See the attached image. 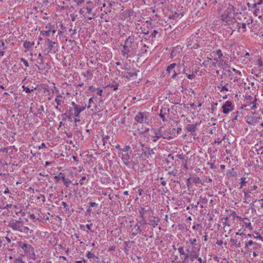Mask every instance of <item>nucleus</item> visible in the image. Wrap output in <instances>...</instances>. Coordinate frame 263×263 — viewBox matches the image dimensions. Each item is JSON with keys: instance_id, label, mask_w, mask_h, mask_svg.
I'll return each instance as SVG.
<instances>
[{"instance_id": "obj_46", "label": "nucleus", "mask_w": 263, "mask_h": 263, "mask_svg": "<svg viewBox=\"0 0 263 263\" xmlns=\"http://www.w3.org/2000/svg\"><path fill=\"white\" fill-rule=\"evenodd\" d=\"M216 53L218 56V59H220L223 55L221 50L220 49H218L216 50Z\"/></svg>"}, {"instance_id": "obj_22", "label": "nucleus", "mask_w": 263, "mask_h": 263, "mask_svg": "<svg viewBox=\"0 0 263 263\" xmlns=\"http://www.w3.org/2000/svg\"><path fill=\"white\" fill-rule=\"evenodd\" d=\"M64 174L62 173V172H60L58 175L55 176L54 177V179L55 180L56 183H58L60 179H62V181L63 180V178L65 177Z\"/></svg>"}, {"instance_id": "obj_47", "label": "nucleus", "mask_w": 263, "mask_h": 263, "mask_svg": "<svg viewBox=\"0 0 263 263\" xmlns=\"http://www.w3.org/2000/svg\"><path fill=\"white\" fill-rule=\"evenodd\" d=\"M130 149L129 145H126L124 148L121 149V151L123 152H128Z\"/></svg>"}, {"instance_id": "obj_59", "label": "nucleus", "mask_w": 263, "mask_h": 263, "mask_svg": "<svg viewBox=\"0 0 263 263\" xmlns=\"http://www.w3.org/2000/svg\"><path fill=\"white\" fill-rule=\"evenodd\" d=\"M46 146L44 143H42L41 144L38 146V148L39 149H42L43 148H46Z\"/></svg>"}, {"instance_id": "obj_9", "label": "nucleus", "mask_w": 263, "mask_h": 263, "mask_svg": "<svg viewBox=\"0 0 263 263\" xmlns=\"http://www.w3.org/2000/svg\"><path fill=\"white\" fill-rule=\"evenodd\" d=\"M18 246L19 247L23 249L26 253H30L31 252H33L34 249L30 245L20 241L18 242Z\"/></svg>"}, {"instance_id": "obj_27", "label": "nucleus", "mask_w": 263, "mask_h": 263, "mask_svg": "<svg viewBox=\"0 0 263 263\" xmlns=\"http://www.w3.org/2000/svg\"><path fill=\"white\" fill-rule=\"evenodd\" d=\"M259 5H263V0H259L258 2L253 4L251 9H256L259 7Z\"/></svg>"}, {"instance_id": "obj_17", "label": "nucleus", "mask_w": 263, "mask_h": 263, "mask_svg": "<svg viewBox=\"0 0 263 263\" xmlns=\"http://www.w3.org/2000/svg\"><path fill=\"white\" fill-rule=\"evenodd\" d=\"M135 42V38L133 35H130L128 36V38H127L124 43L125 44L128 45L130 48H132V45Z\"/></svg>"}, {"instance_id": "obj_14", "label": "nucleus", "mask_w": 263, "mask_h": 263, "mask_svg": "<svg viewBox=\"0 0 263 263\" xmlns=\"http://www.w3.org/2000/svg\"><path fill=\"white\" fill-rule=\"evenodd\" d=\"M222 82L223 81L221 82L220 85L217 86V88L220 90V91L221 92L224 90L227 91H231V90L229 89V87L231 88V87L228 85V83H226V84L223 85V84L222 83Z\"/></svg>"}, {"instance_id": "obj_29", "label": "nucleus", "mask_w": 263, "mask_h": 263, "mask_svg": "<svg viewBox=\"0 0 263 263\" xmlns=\"http://www.w3.org/2000/svg\"><path fill=\"white\" fill-rule=\"evenodd\" d=\"M135 242L132 241L131 242H129V241H125L124 242V250L125 251V253H126L127 251H128V250H127V248H130L131 247V245H129V243H131V244H134Z\"/></svg>"}, {"instance_id": "obj_16", "label": "nucleus", "mask_w": 263, "mask_h": 263, "mask_svg": "<svg viewBox=\"0 0 263 263\" xmlns=\"http://www.w3.org/2000/svg\"><path fill=\"white\" fill-rule=\"evenodd\" d=\"M132 48H130L128 45L124 44L123 46V49L121 50L122 54L123 55H128Z\"/></svg>"}, {"instance_id": "obj_30", "label": "nucleus", "mask_w": 263, "mask_h": 263, "mask_svg": "<svg viewBox=\"0 0 263 263\" xmlns=\"http://www.w3.org/2000/svg\"><path fill=\"white\" fill-rule=\"evenodd\" d=\"M216 124V123H213L212 124V125L213 126V127H212V129H209V133L211 134H216V133L218 132L215 127Z\"/></svg>"}, {"instance_id": "obj_28", "label": "nucleus", "mask_w": 263, "mask_h": 263, "mask_svg": "<svg viewBox=\"0 0 263 263\" xmlns=\"http://www.w3.org/2000/svg\"><path fill=\"white\" fill-rule=\"evenodd\" d=\"M34 42H27V41H26L24 43V47L29 50L32 46L34 45Z\"/></svg>"}, {"instance_id": "obj_5", "label": "nucleus", "mask_w": 263, "mask_h": 263, "mask_svg": "<svg viewBox=\"0 0 263 263\" xmlns=\"http://www.w3.org/2000/svg\"><path fill=\"white\" fill-rule=\"evenodd\" d=\"M71 105L73 106L74 108V115L76 117H78L79 116V114L83 110H85L86 105H78L76 104L74 102H72L71 103Z\"/></svg>"}, {"instance_id": "obj_63", "label": "nucleus", "mask_w": 263, "mask_h": 263, "mask_svg": "<svg viewBox=\"0 0 263 263\" xmlns=\"http://www.w3.org/2000/svg\"><path fill=\"white\" fill-rule=\"evenodd\" d=\"M236 213L235 212V211H231V213H230V215L233 216L234 217V218H235L236 216Z\"/></svg>"}, {"instance_id": "obj_8", "label": "nucleus", "mask_w": 263, "mask_h": 263, "mask_svg": "<svg viewBox=\"0 0 263 263\" xmlns=\"http://www.w3.org/2000/svg\"><path fill=\"white\" fill-rule=\"evenodd\" d=\"M195 250V247H193L191 249H188L186 250V252L189 253V256H188V257H189V259L192 261H194L195 259L198 258V254Z\"/></svg>"}, {"instance_id": "obj_34", "label": "nucleus", "mask_w": 263, "mask_h": 263, "mask_svg": "<svg viewBox=\"0 0 263 263\" xmlns=\"http://www.w3.org/2000/svg\"><path fill=\"white\" fill-rule=\"evenodd\" d=\"M228 174H229L230 176L234 177L237 175V173L234 171L233 168H232L231 170L228 171Z\"/></svg>"}, {"instance_id": "obj_1", "label": "nucleus", "mask_w": 263, "mask_h": 263, "mask_svg": "<svg viewBox=\"0 0 263 263\" xmlns=\"http://www.w3.org/2000/svg\"><path fill=\"white\" fill-rule=\"evenodd\" d=\"M8 226L13 230L17 231L25 234H28V233L31 234L33 231L32 230L29 231V228L24 226L23 221L17 220H10L9 222Z\"/></svg>"}, {"instance_id": "obj_61", "label": "nucleus", "mask_w": 263, "mask_h": 263, "mask_svg": "<svg viewBox=\"0 0 263 263\" xmlns=\"http://www.w3.org/2000/svg\"><path fill=\"white\" fill-rule=\"evenodd\" d=\"M229 218L228 217H227L226 218H224V220H225V221H224L223 222V224L225 226H230V224H229V223L228 222V220Z\"/></svg>"}, {"instance_id": "obj_48", "label": "nucleus", "mask_w": 263, "mask_h": 263, "mask_svg": "<svg viewBox=\"0 0 263 263\" xmlns=\"http://www.w3.org/2000/svg\"><path fill=\"white\" fill-rule=\"evenodd\" d=\"M62 204L63 205L64 208L66 209V211L69 210V206L68 204H67L65 202L62 201Z\"/></svg>"}, {"instance_id": "obj_2", "label": "nucleus", "mask_w": 263, "mask_h": 263, "mask_svg": "<svg viewBox=\"0 0 263 263\" xmlns=\"http://www.w3.org/2000/svg\"><path fill=\"white\" fill-rule=\"evenodd\" d=\"M228 25L230 26V28L232 30V31H235L236 30L238 31H239V29L241 28L243 29V32L246 31V24L245 23L240 24L237 22L236 20H233L232 23H228Z\"/></svg>"}, {"instance_id": "obj_15", "label": "nucleus", "mask_w": 263, "mask_h": 263, "mask_svg": "<svg viewBox=\"0 0 263 263\" xmlns=\"http://www.w3.org/2000/svg\"><path fill=\"white\" fill-rule=\"evenodd\" d=\"M160 221V218L158 217H154V219L149 220V222L148 224L153 227V228H156V226L158 224L159 222Z\"/></svg>"}, {"instance_id": "obj_54", "label": "nucleus", "mask_w": 263, "mask_h": 263, "mask_svg": "<svg viewBox=\"0 0 263 263\" xmlns=\"http://www.w3.org/2000/svg\"><path fill=\"white\" fill-rule=\"evenodd\" d=\"M186 74L187 78L190 80H192V79H194V78L195 77V75L193 73L191 74H188L186 73Z\"/></svg>"}, {"instance_id": "obj_35", "label": "nucleus", "mask_w": 263, "mask_h": 263, "mask_svg": "<svg viewBox=\"0 0 263 263\" xmlns=\"http://www.w3.org/2000/svg\"><path fill=\"white\" fill-rule=\"evenodd\" d=\"M63 182L66 187H68L69 185L71 183L70 180L68 178H66L65 177L63 178Z\"/></svg>"}, {"instance_id": "obj_24", "label": "nucleus", "mask_w": 263, "mask_h": 263, "mask_svg": "<svg viewBox=\"0 0 263 263\" xmlns=\"http://www.w3.org/2000/svg\"><path fill=\"white\" fill-rule=\"evenodd\" d=\"M253 14L255 16L259 17H260L262 14V11H260V9L259 7H258V8L254 9V11L253 12Z\"/></svg>"}, {"instance_id": "obj_62", "label": "nucleus", "mask_w": 263, "mask_h": 263, "mask_svg": "<svg viewBox=\"0 0 263 263\" xmlns=\"http://www.w3.org/2000/svg\"><path fill=\"white\" fill-rule=\"evenodd\" d=\"M97 90L98 91L97 94L99 96H102V93L103 92V90L102 89H100L97 88Z\"/></svg>"}, {"instance_id": "obj_36", "label": "nucleus", "mask_w": 263, "mask_h": 263, "mask_svg": "<svg viewBox=\"0 0 263 263\" xmlns=\"http://www.w3.org/2000/svg\"><path fill=\"white\" fill-rule=\"evenodd\" d=\"M257 63L258 65V68L259 69V70H263V62H262L261 59H259L257 60Z\"/></svg>"}, {"instance_id": "obj_51", "label": "nucleus", "mask_w": 263, "mask_h": 263, "mask_svg": "<svg viewBox=\"0 0 263 263\" xmlns=\"http://www.w3.org/2000/svg\"><path fill=\"white\" fill-rule=\"evenodd\" d=\"M5 49V43L3 41H0V50H3Z\"/></svg>"}, {"instance_id": "obj_49", "label": "nucleus", "mask_w": 263, "mask_h": 263, "mask_svg": "<svg viewBox=\"0 0 263 263\" xmlns=\"http://www.w3.org/2000/svg\"><path fill=\"white\" fill-rule=\"evenodd\" d=\"M86 256L88 258H91L95 257V255L93 253L91 252H88L86 255Z\"/></svg>"}, {"instance_id": "obj_37", "label": "nucleus", "mask_w": 263, "mask_h": 263, "mask_svg": "<svg viewBox=\"0 0 263 263\" xmlns=\"http://www.w3.org/2000/svg\"><path fill=\"white\" fill-rule=\"evenodd\" d=\"M188 242L190 243L192 248L193 247H195V246L196 245L197 240L196 239H190L189 241H186V243Z\"/></svg>"}, {"instance_id": "obj_38", "label": "nucleus", "mask_w": 263, "mask_h": 263, "mask_svg": "<svg viewBox=\"0 0 263 263\" xmlns=\"http://www.w3.org/2000/svg\"><path fill=\"white\" fill-rule=\"evenodd\" d=\"M44 107L43 106H40V107L37 109V113L36 116H38L39 115L42 114L43 111H44Z\"/></svg>"}, {"instance_id": "obj_57", "label": "nucleus", "mask_w": 263, "mask_h": 263, "mask_svg": "<svg viewBox=\"0 0 263 263\" xmlns=\"http://www.w3.org/2000/svg\"><path fill=\"white\" fill-rule=\"evenodd\" d=\"M74 2H76L77 5H80L82 4V3H84V0H73Z\"/></svg>"}, {"instance_id": "obj_19", "label": "nucleus", "mask_w": 263, "mask_h": 263, "mask_svg": "<svg viewBox=\"0 0 263 263\" xmlns=\"http://www.w3.org/2000/svg\"><path fill=\"white\" fill-rule=\"evenodd\" d=\"M47 42L48 43V53H49L52 50L54 45L55 44V42H53L50 39H47Z\"/></svg>"}, {"instance_id": "obj_55", "label": "nucleus", "mask_w": 263, "mask_h": 263, "mask_svg": "<svg viewBox=\"0 0 263 263\" xmlns=\"http://www.w3.org/2000/svg\"><path fill=\"white\" fill-rule=\"evenodd\" d=\"M51 34V30L49 29L47 31H45L44 34L46 35V36L49 37L50 36Z\"/></svg>"}, {"instance_id": "obj_31", "label": "nucleus", "mask_w": 263, "mask_h": 263, "mask_svg": "<svg viewBox=\"0 0 263 263\" xmlns=\"http://www.w3.org/2000/svg\"><path fill=\"white\" fill-rule=\"evenodd\" d=\"M176 63H172L171 64H170V65H168L167 67V71L170 73H171V72L173 70L174 68H175V67L176 66Z\"/></svg>"}, {"instance_id": "obj_6", "label": "nucleus", "mask_w": 263, "mask_h": 263, "mask_svg": "<svg viewBox=\"0 0 263 263\" xmlns=\"http://www.w3.org/2000/svg\"><path fill=\"white\" fill-rule=\"evenodd\" d=\"M150 209V208L148 206L147 207H141V210H139V216L140 217V220H139V223L141 226H145L148 223L146 222V221L144 219V213L142 211H148Z\"/></svg>"}, {"instance_id": "obj_7", "label": "nucleus", "mask_w": 263, "mask_h": 263, "mask_svg": "<svg viewBox=\"0 0 263 263\" xmlns=\"http://www.w3.org/2000/svg\"><path fill=\"white\" fill-rule=\"evenodd\" d=\"M152 130L154 131V135H151V137L153 138V141L154 142H156L158 139L161 138L162 137V127H160L158 128H152Z\"/></svg>"}, {"instance_id": "obj_18", "label": "nucleus", "mask_w": 263, "mask_h": 263, "mask_svg": "<svg viewBox=\"0 0 263 263\" xmlns=\"http://www.w3.org/2000/svg\"><path fill=\"white\" fill-rule=\"evenodd\" d=\"M145 151L143 152V155L149 158V156L152 154H154L155 153L154 152L153 149H151L149 147H145Z\"/></svg>"}, {"instance_id": "obj_41", "label": "nucleus", "mask_w": 263, "mask_h": 263, "mask_svg": "<svg viewBox=\"0 0 263 263\" xmlns=\"http://www.w3.org/2000/svg\"><path fill=\"white\" fill-rule=\"evenodd\" d=\"M243 193H244V195H245V198L246 200H247L249 198H251V195L249 193V192L246 190H244L243 191Z\"/></svg>"}, {"instance_id": "obj_60", "label": "nucleus", "mask_w": 263, "mask_h": 263, "mask_svg": "<svg viewBox=\"0 0 263 263\" xmlns=\"http://www.w3.org/2000/svg\"><path fill=\"white\" fill-rule=\"evenodd\" d=\"M109 138V136H106L105 137H103V145H104L105 144V143H106V140L108 139Z\"/></svg>"}, {"instance_id": "obj_42", "label": "nucleus", "mask_w": 263, "mask_h": 263, "mask_svg": "<svg viewBox=\"0 0 263 263\" xmlns=\"http://www.w3.org/2000/svg\"><path fill=\"white\" fill-rule=\"evenodd\" d=\"M241 182H240V189H241L243 186H245L247 183V182L245 181L246 178L244 177L241 178L240 179Z\"/></svg>"}, {"instance_id": "obj_20", "label": "nucleus", "mask_w": 263, "mask_h": 263, "mask_svg": "<svg viewBox=\"0 0 263 263\" xmlns=\"http://www.w3.org/2000/svg\"><path fill=\"white\" fill-rule=\"evenodd\" d=\"M227 14H228V21L229 23H232L233 22V20H236L235 18V13L232 12H229L228 11H227Z\"/></svg>"}, {"instance_id": "obj_26", "label": "nucleus", "mask_w": 263, "mask_h": 263, "mask_svg": "<svg viewBox=\"0 0 263 263\" xmlns=\"http://www.w3.org/2000/svg\"><path fill=\"white\" fill-rule=\"evenodd\" d=\"M189 255V253L187 252L185 255H184V258H182V260L181 261H178L177 262V263H186L189 260V257H188Z\"/></svg>"}, {"instance_id": "obj_25", "label": "nucleus", "mask_w": 263, "mask_h": 263, "mask_svg": "<svg viewBox=\"0 0 263 263\" xmlns=\"http://www.w3.org/2000/svg\"><path fill=\"white\" fill-rule=\"evenodd\" d=\"M199 201L202 203H206L208 201L205 194H202L199 197Z\"/></svg>"}, {"instance_id": "obj_50", "label": "nucleus", "mask_w": 263, "mask_h": 263, "mask_svg": "<svg viewBox=\"0 0 263 263\" xmlns=\"http://www.w3.org/2000/svg\"><path fill=\"white\" fill-rule=\"evenodd\" d=\"M58 97L62 98L61 96H59ZM58 97L55 99V101L57 103L58 105H60L62 103V102H63L61 100L58 99Z\"/></svg>"}, {"instance_id": "obj_56", "label": "nucleus", "mask_w": 263, "mask_h": 263, "mask_svg": "<svg viewBox=\"0 0 263 263\" xmlns=\"http://www.w3.org/2000/svg\"><path fill=\"white\" fill-rule=\"evenodd\" d=\"M23 87L24 88V90L26 91L27 93H30L33 91V89H30L29 88L27 87H25L24 86H23Z\"/></svg>"}, {"instance_id": "obj_13", "label": "nucleus", "mask_w": 263, "mask_h": 263, "mask_svg": "<svg viewBox=\"0 0 263 263\" xmlns=\"http://www.w3.org/2000/svg\"><path fill=\"white\" fill-rule=\"evenodd\" d=\"M259 119L258 116H253L251 115L248 116L247 117L246 122L249 124H252V123H254L257 122V120Z\"/></svg>"}, {"instance_id": "obj_40", "label": "nucleus", "mask_w": 263, "mask_h": 263, "mask_svg": "<svg viewBox=\"0 0 263 263\" xmlns=\"http://www.w3.org/2000/svg\"><path fill=\"white\" fill-rule=\"evenodd\" d=\"M238 240L236 238V237H235L234 238H231L230 239V242L232 244V246H235L236 245H237V243L238 242Z\"/></svg>"}, {"instance_id": "obj_12", "label": "nucleus", "mask_w": 263, "mask_h": 263, "mask_svg": "<svg viewBox=\"0 0 263 263\" xmlns=\"http://www.w3.org/2000/svg\"><path fill=\"white\" fill-rule=\"evenodd\" d=\"M176 157L181 160V162H182V165L183 167H185L186 169H188V167L187 165L188 157L185 156H182V155H177Z\"/></svg>"}, {"instance_id": "obj_32", "label": "nucleus", "mask_w": 263, "mask_h": 263, "mask_svg": "<svg viewBox=\"0 0 263 263\" xmlns=\"http://www.w3.org/2000/svg\"><path fill=\"white\" fill-rule=\"evenodd\" d=\"M63 115L66 116L69 119H71L72 118V113L71 110L66 111Z\"/></svg>"}, {"instance_id": "obj_58", "label": "nucleus", "mask_w": 263, "mask_h": 263, "mask_svg": "<svg viewBox=\"0 0 263 263\" xmlns=\"http://www.w3.org/2000/svg\"><path fill=\"white\" fill-rule=\"evenodd\" d=\"M85 179H86L85 176H83L82 177V178L80 179V180L79 181V183L81 185H82L84 184V180H85Z\"/></svg>"}, {"instance_id": "obj_39", "label": "nucleus", "mask_w": 263, "mask_h": 263, "mask_svg": "<svg viewBox=\"0 0 263 263\" xmlns=\"http://www.w3.org/2000/svg\"><path fill=\"white\" fill-rule=\"evenodd\" d=\"M227 11L229 12H232L235 13V9L234 7L231 5H229V7L227 9Z\"/></svg>"}, {"instance_id": "obj_43", "label": "nucleus", "mask_w": 263, "mask_h": 263, "mask_svg": "<svg viewBox=\"0 0 263 263\" xmlns=\"http://www.w3.org/2000/svg\"><path fill=\"white\" fill-rule=\"evenodd\" d=\"M192 183H193L192 182V178H188L186 181V184H187V187L188 188L191 187L192 186Z\"/></svg>"}, {"instance_id": "obj_3", "label": "nucleus", "mask_w": 263, "mask_h": 263, "mask_svg": "<svg viewBox=\"0 0 263 263\" xmlns=\"http://www.w3.org/2000/svg\"><path fill=\"white\" fill-rule=\"evenodd\" d=\"M124 70L127 71L126 76L125 77L128 79H132L133 80L136 81L137 76L138 75V72H139V70L136 69H130L127 67L123 68Z\"/></svg>"}, {"instance_id": "obj_64", "label": "nucleus", "mask_w": 263, "mask_h": 263, "mask_svg": "<svg viewBox=\"0 0 263 263\" xmlns=\"http://www.w3.org/2000/svg\"><path fill=\"white\" fill-rule=\"evenodd\" d=\"M198 260L199 261V263H206V260H203L201 257H199L198 256V258H197Z\"/></svg>"}, {"instance_id": "obj_44", "label": "nucleus", "mask_w": 263, "mask_h": 263, "mask_svg": "<svg viewBox=\"0 0 263 263\" xmlns=\"http://www.w3.org/2000/svg\"><path fill=\"white\" fill-rule=\"evenodd\" d=\"M178 252H179L180 254L181 255H185L186 253L184 252L183 247H180L178 249Z\"/></svg>"}, {"instance_id": "obj_4", "label": "nucleus", "mask_w": 263, "mask_h": 263, "mask_svg": "<svg viewBox=\"0 0 263 263\" xmlns=\"http://www.w3.org/2000/svg\"><path fill=\"white\" fill-rule=\"evenodd\" d=\"M135 120L139 123L147 122V115L145 112H139L135 117Z\"/></svg>"}, {"instance_id": "obj_45", "label": "nucleus", "mask_w": 263, "mask_h": 263, "mask_svg": "<svg viewBox=\"0 0 263 263\" xmlns=\"http://www.w3.org/2000/svg\"><path fill=\"white\" fill-rule=\"evenodd\" d=\"M20 60L24 63L26 67H28L29 66L28 61L24 58H21Z\"/></svg>"}, {"instance_id": "obj_23", "label": "nucleus", "mask_w": 263, "mask_h": 263, "mask_svg": "<svg viewBox=\"0 0 263 263\" xmlns=\"http://www.w3.org/2000/svg\"><path fill=\"white\" fill-rule=\"evenodd\" d=\"M221 20L222 22H225L228 23H230L229 21H228V14H227V11H225L221 15Z\"/></svg>"}, {"instance_id": "obj_21", "label": "nucleus", "mask_w": 263, "mask_h": 263, "mask_svg": "<svg viewBox=\"0 0 263 263\" xmlns=\"http://www.w3.org/2000/svg\"><path fill=\"white\" fill-rule=\"evenodd\" d=\"M93 75V71L91 69H88L84 73V76L85 77H88V79L90 80Z\"/></svg>"}, {"instance_id": "obj_52", "label": "nucleus", "mask_w": 263, "mask_h": 263, "mask_svg": "<svg viewBox=\"0 0 263 263\" xmlns=\"http://www.w3.org/2000/svg\"><path fill=\"white\" fill-rule=\"evenodd\" d=\"M14 261V263H25L20 257L15 259Z\"/></svg>"}, {"instance_id": "obj_11", "label": "nucleus", "mask_w": 263, "mask_h": 263, "mask_svg": "<svg viewBox=\"0 0 263 263\" xmlns=\"http://www.w3.org/2000/svg\"><path fill=\"white\" fill-rule=\"evenodd\" d=\"M197 123L194 124H187L185 127V129L187 132H191L192 135H195V132L197 129Z\"/></svg>"}, {"instance_id": "obj_33", "label": "nucleus", "mask_w": 263, "mask_h": 263, "mask_svg": "<svg viewBox=\"0 0 263 263\" xmlns=\"http://www.w3.org/2000/svg\"><path fill=\"white\" fill-rule=\"evenodd\" d=\"M201 180L199 177H196L192 178V182L193 183L196 184H199L201 182Z\"/></svg>"}, {"instance_id": "obj_10", "label": "nucleus", "mask_w": 263, "mask_h": 263, "mask_svg": "<svg viewBox=\"0 0 263 263\" xmlns=\"http://www.w3.org/2000/svg\"><path fill=\"white\" fill-rule=\"evenodd\" d=\"M232 105V103L231 101H227L226 102V103L222 106V112L224 114H227L230 111H232L233 109V107Z\"/></svg>"}, {"instance_id": "obj_53", "label": "nucleus", "mask_w": 263, "mask_h": 263, "mask_svg": "<svg viewBox=\"0 0 263 263\" xmlns=\"http://www.w3.org/2000/svg\"><path fill=\"white\" fill-rule=\"evenodd\" d=\"M224 139H225V137H224L222 139H220V138H217L215 140V141L214 143H215L220 144V143L221 142V141H222L223 140H224Z\"/></svg>"}]
</instances>
